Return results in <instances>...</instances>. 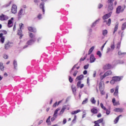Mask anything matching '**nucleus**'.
<instances>
[{
  "label": "nucleus",
  "mask_w": 126,
  "mask_h": 126,
  "mask_svg": "<svg viewBox=\"0 0 126 126\" xmlns=\"http://www.w3.org/2000/svg\"><path fill=\"white\" fill-rule=\"evenodd\" d=\"M88 102V98H86L82 102V105H85V104H87Z\"/></svg>",
  "instance_id": "obj_39"
},
{
  "label": "nucleus",
  "mask_w": 126,
  "mask_h": 126,
  "mask_svg": "<svg viewBox=\"0 0 126 126\" xmlns=\"http://www.w3.org/2000/svg\"><path fill=\"white\" fill-rule=\"evenodd\" d=\"M100 107L101 108L103 109V110H104V111H106L107 110V108H106V107L104 106V105L103 104V103H100Z\"/></svg>",
  "instance_id": "obj_43"
},
{
  "label": "nucleus",
  "mask_w": 126,
  "mask_h": 126,
  "mask_svg": "<svg viewBox=\"0 0 126 126\" xmlns=\"http://www.w3.org/2000/svg\"><path fill=\"white\" fill-rule=\"evenodd\" d=\"M25 14V10H24L23 9H21L19 10L18 15V19H20V18H21V17H22V16L24 15Z\"/></svg>",
  "instance_id": "obj_7"
},
{
  "label": "nucleus",
  "mask_w": 126,
  "mask_h": 126,
  "mask_svg": "<svg viewBox=\"0 0 126 126\" xmlns=\"http://www.w3.org/2000/svg\"><path fill=\"white\" fill-rule=\"evenodd\" d=\"M118 94H119V86H117L115 88V91L114 92V95L115 97H117Z\"/></svg>",
  "instance_id": "obj_20"
},
{
  "label": "nucleus",
  "mask_w": 126,
  "mask_h": 126,
  "mask_svg": "<svg viewBox=\"0 0 126 126\" xmlns=\"http://www.w3.org/2000/svg\"><path fill=\"white\" fill-rule=\"evenodd\" d=\"M13 46V44L10 42H8L4 45L5 50H8L10 48H11Z\"/></svg>",
  "instance_id": "obj_9"
},
{
  "label": "nucleus",
  "mask_w": 126,
  "mask_h": 126,
  "mask_svg": "<svg viewBox=\"0 0 126 126\" xmlns=\"http://www.w3.org/2000/svg\"><path fill=\"white\" fill-rule=\"evenodd\" d=\"M113 51L111 48H110L109 47L107 48V50L106 51L107 54H109V53H110V52H113Z\"/></svg>",
  "instance_id": "obj_46"
},
{
  "label": "nucleus",
  "mask_w": 126,
  "mask_h": 126,
  "mask_svg": "<svg viewBox=\"0 0 126 126\" xmlns=\"http://www.w3.org/2000/svg\"><path fill=\"white\" fill-rule=\"evenodd\" d=\"M103 121H104V119L101 118L98 120L97 121H94V122L97 124L98 125H99V124H101V123H102Z\"/></svg>",
  "instance_id": "obj_30"
},
{
  "label": "nucleus",
  "mask_w": 126,
  "mask_h": 126,
  "mask_svg": "<svg viewBox=\"0 0 126 126\" xmlns=\"http://www.w3.org/2000/svg\"><path fill=\"white\" fill-rule=\"evenodd\" d=\"M86 59V56H85L83 58H81L80 60V62H83Z\"/></svg>",
  "instance_id": "obj_56"
},
{
  "label": "nucleus",
  "mask_w": 126,
  "mask_h": 126,
  "mask_svg": "<svg viewBox=\"0 0 126 126\" xmlns=\"http://www.w3.org/2000/svg\"><path fill=\"white\" fill-rule=\"evenodd\" d=\"M114 0H108L107 1V3H113V2H114Z\"/></svg>",
  "instance_id": "obj_57"
},
{
  "label": "nucleus",
  "mask_w": 126,
  "mask_h": 126,
  "mask_svg": "<svg viewBox=\"0 0 126 126\" xmlns=\"http://www.w3.org/2000/svg\"><path fill=\"white\" fill-rule=\"evenodd\" d=\"M94 124H95L94 126H100V125L97 124V123H95V122H94Z\"/></svg>",
  "instance_id": "obj_64"
},
{
  "label": "nucleus",
  "mask_w": 126,
  "mask_h": 126,
  "mask_svg": "<svg viewBox=\"0 0 126 126\" xmlns=\"http://www.w3.org/2000/svg\"><path fill=\"white\" fill-rule=\"evenodd\" d=\"M110 49L114 51L115 50V42L111 44Z\"/></svg>",
  "instance_id": "obj_35"
},
{
  "label": "nucleus",
  "mask_w": 126,
  "mask_h": 126,
  "mask_svg": "<svg viewBox=\"0 0 126 126\" xmlns=\"http://www.w3.org/2000/svg\"><path fill=\"white\" fill-rule=\"evenodd\" d=\"M77 87L78 88H80V89H82V88L84 87V84H81V81H79L77 84Z\"/></svg>",
  "instance_id": "obj_15"
},
{
  "label": "nucleus",
  "mask_w": 126,
  "mask_h": 126,
  "mask_svg": "<svg viewBox=\"0 0 126 126\" xmlns=\"http://www.w3.org/2000/svg\"><path fill=\"white\" fill-rule=\"evenodd\" d=\"M107 10L109 12H112L113 9H114V4L113 3H108Z\"/></svg>",
  "instance_id": "obj_8"
},
{
  "label": "nucleus",
  "mask_w": 126,
  "mask_h": 126,
  "mask_svg": "<svg viewBox=\"0 0 126 126\" xmlns=\"http://www.w3.org/2000/svg\"><path fill=\"white\" fill-rule=\"evenodd\" d=\"M96 71H94V72L93 77H96Z\"/></svg>",
  "instance_id": "obj_63"
},
{
  "label": "nucleus",
  "mask_w": 126,
  "mask_h": 126,
  "mask_svg": "<svg viewBox=\"0 0 126 126\" xmlns=\"http://www.w3.org/2000/svg\"><path fill=\"white\" fill-rule=\"evenodd\" d=\"M103 7V4H99L98 5V8H102Z\"/></svg>",
  "instance_id": "obj_59"
},
{
  "label": "nucleus",
  "mask_w": 126,
  "mask_h": 126,
  "mask_svg": "<svg viewBox=\"0 0 126 126\" xmlns=\"http://www.w3.org/2000/svg\"><path fill=\"white\" fill-rule=\"evenodd\" d=\"M91 102L92 104H96V100H95V98L92 97L91 98Z\"/></svg>",
  "instance_id": "obj_34"
},
{
  "label": "nucleus",
  "mask_w": 126,
  "mask_h": 126,
  "mask_svg": "<svg viewBox=\"0 0 126 126\" xmlns=\"http://www.w3.org/2000/svg\"><path fill=\"white\" fill-rule=\"evenodd\" d=\"M72 90L74 95L76 94V87L75 86H72Z\"/></svg>",
  "instance_id": "obj_31"
},
{
  "label": "nucleus",
  "mask_w": 126,
  "mask_h": 126,
  "mask_svg": "<svg viewBox=\"0 0 126 126\" xmlns=\"http://www.w3.org/2000/svg\"><path fill=\"white\" fill-rule=\"evenodd\" d=\"M126 22L123 24L122 26V30L124 31L125 30V29H126Z\"/></svg>",
  "instance_id": "obj_40"
},
{
  "label": "nucleus",
  "mask_w": 126,
  "mask_h": 126,
  "mask_svg": "<svg viewBox=\"0 0 126 126\" xmlns=\"http://www.w3.org/2000/svg\"><path fill=\"white\" fill-rule=\"evenodd\" d=\"M115 82H116L115 80H114L113 78H112V80L110 81L111 84H114Z\"/></svg>",
  "instance_id": "obj_58"
},
{
  "label": "nucleus",
  "mask_w": 126,
  "mask_h": 126,
  "mask_svg": "<svg viewBox=\"0 0 126 126\" xmlns=\"http://www.w3.org/2000/svg\"><path fill=\"white\" fill-rule=\"evenodd\" d=\"M90 60L91 63H94V62H95V61H96V58H95V57H94V55H93V54L91 55Z\"/></svg>",
  "instance_id": "obj_17"
},
{
  "label": "nucleus",
  "mask_w": 126,
  "mask_h": 126,
  "mask_svg": "<svg viewBox=\"0 0 126 126\" xmlns=\"http://www.w3.org/2000/svg\"><path fill=\"white\" fill-rule=\"evenodd\" d=\"M3 59H5V60H7V59H8V56L4 54L3 55Z\"/></svg>",
  "instance_id": "obj_47"
},
{
  "label": "nucleus",
  "mask_w": 126,
  "mask_h": 126,
  "mask_svg": "<svg viewBox=\"0 0 126 126\" xmlns=\"http://www.w3.org/2000/svg\"><path fill=\"white\" fill-rule=\"evenodd\" d=\"M94 46H92L90 50H89V52H88V55H91L92 53V52H93V51L94 50Z\"/></svg>",
  "instance_id": "obj_33"
},
{
  "label": "nucleus",
  "mask_w": 126,
  "mask_h": 126,
  "mask_svg": "<svg viewBox=\"0 0 126 126\" xmlns=\"http://www.w3.org/2000/svg\"><path fill=\"white\" fill-rule=\"evenodd\" d=\"M96 55L99 57V58H101L102 57V53H101V51H98L96 53Z\"/></svg>",
  "instance_id": "obj_44"
},
{
  "label": "nucleus",
  "mask_w": 126,
  "mask_h": 126,
  "mask_svg": "<svg viewBox=\"0 0 126 126\" xmlns=\"http://www.w3.org/2000/svg\"><path fill=\"white\" fill-rule=\"evenodd\" d=\"M0 69L2 71H3L4 70V66H3V64L2 63H0Z\"/></svg>",
  "instance_id": "obj_37"
},
{
  "label": "nucleus",
  "mask_w": 126,
  "mask_h": 126,
  "mask_svg": "<svg viewBox=\"0 0 126 126\" xmlns=\"http://www.w3.org/2000/svg\"><path fill=\"white\" fill-rule=\"evenodd\" d=\"M118 55L119 56H123V55H126V53H122V52L121 51H119L118 52Z\"/></svg>",
  "instance_id": "obj_51"
},
{
  "label": "nucleus",
  "mask_w": 126,
  "mask_h": 126,
  "mask_svg": "<svg viewBox=\"0 0 126 126\" xmlns=\"http://www.w3.org/2000/svg\"><path fill=\"white\" fill-rule=\"evenodd\" d=\"M112 78H113V80H114L115 82H117V81H121L123 78V77L114 76Z\"/></svg>",
  "instance_id": "obj_16"
},
{
  "label": "nucleus",
  "mask_w": 126,
  "mask_h": 126,
  "mask_svg": "<svg viewBox=\"0 0 126 126\" xmlns=\"http://www.w3.org/2000/svg\"><path fill=\"white\" fill-rule=\"evenodd\" d=\"M122 115H120L118 116L114 121V124H118V122H119V120H120V117H122Z\"/></svg>",
  "instance_id": "obj_29"
},
{
  "label": "nucleus",
  "mask_w": 126,
  "mask_h": 126,
  "mask_svg": "<svg viewBox=\"0 0 126 126\" xmlns=\"http://www.w3.org/2000/svg\"><path fill=\"white\" fill-rule=\"evenodd\" d=\"M61 110V108H57L54 112V114L53 115V117L51 118V122H54L55 121L56 119L58 117V112Z\"/></svg>",
  "instance_id": "obj_6"
},
{
  "label": "nucleus",
  "mask_w": 126,
  "mask_h": 126,
  "mask_svg": "<svg viewBox=\"0 0 126 126\" xmlns=\"http://www.w3.org/2000/svg\"><path fill=\"white\" fill-rule=\"evenodd\" d=\"M99 21H100V19L96 20L92 24L91 27L92 28H93V27H95V26H96V25H97V24H98V23H99Z\"/></svg>",
  "instance_id": "obj_25"
},
{
  "label": "nucleus",
  "mask_w": 126,
  "mask_h": 126,
  "mask_svg": "<svg viewBox=\"0 0 126 126\" xmlns=\"http://www.w3.org/2000/svg\"><path fill=\"white\" fill-rule=\"evenodd\" d=\"M114 111L116 113H123V111H124V109L122 108H116L114 109Z\"/></svg>",
  "instance_id": "obj_19"
},
{
  "label": "nucleus",
  "mask_w": 126,
  "mask_h": 126,
  "mask_svg": "<svg viewBox=\"0 0 126 126\" xmlns=\"http://www.w3.org/2000/svg\"><path fill=\"white\" fill-rule=\"evenodd\" d=\"M103 86H104V82L101 81L99 84V88L101 89V87H103Z\"/></svg>",
  "instance_id": "obj_42"
},
{
  "label": "nucleus",
  "mask_w": 126,
  "mask_h": 126,
  "mask_svg": "<svg viewBox=\"0 0 126 126\" xmlns=\"http://www.w3.org/2000/svg\"><path fill=\"white\" fill-rule=\"evenodd\" d=\"M69 81L70 83H72V81H73V79L71 77V76H69Z\"/></svg>",
  "instance_id": "obj_48"
},
{
  "label": "nucleus",
  "mask_w": 126,
  "mask_h": 126,
  "mask_svg": "<svg viewBox=\"0 0 126 126\" xmlns=\"http://www.w3.org/2000/svg\"><path fill=\"white\" fill-rule=\"evenodd\" d=\"M112 12H110L108 14L104 15L102 17V19H103V20H106V19H108V18H109V17H111V16L112 15Z\"/></svg>",
  "instance_id": "obj_12"
},
{
  "label": "nucleus",
  "mask_w": 126,
  "mask_h": 126,
  "mask_svg": "<svg viewBox=\"0 0 126 126\" xmlns=\"http://www.w3.org/2000/svg\"><path fill=\"white\" fill-rule=\"evenodd\" d=\"M77 118L76 115H74V119H73V120L72 121V123L73 124H75V122H76V119H77Z\"/></svg>",
  "instance_id": "obj_45"
},
{
  "label": "nucleus",
  "mask_w": 126,
  "mask_h": 126,
  "mask_svg": "<svg viewBox=\"0 0 126 126\" xmlns=\"http://www.w3.org/2000/svg\"><path fill=\"white\" fill-rule=\"evenodd\" d=\"M77 73H78V71L76 70L74 71V73L73 74V76L74 77L76 76V75H77Z\"/></svg>",
  "instance_id": "obj_50"
},
{
  "label": "nucleus",
  "mask_w": 126,
  "mask_h": 126,
  "mask_svg": "<svg viewBox=\"0 0 126 126\" xmlns=\"http://www.w3.org/2000/svg\"><path fill=\"white\" fill-rule=\"evenodd\" d=\"M24 26V25L22 23L19 24L20 29L18 31V35L20 36V39H22V37H23V35L22 34V28Z\"/></svg>",
  "instance_id": "obj_4"
},
{
  "label": "nucleus",
  "mask_w": 126,
  "mask_h": 126,
  "mask_svg": "<svg viewBox=\"0 0 126 126\" xmlns=\"http://www.w3.org/2000/svg\"><path fill=\"white\" fill-rule=\"evenodd\" d=\"M63 125H65V124H66V119L65 118L63 119Z\"/></svg>",
  "instance_id": "obj_60"
},
{
  "label": "nucleus",
  "mask_w": 126,
  "mask_h": 126,
  "mask_svg": "<svg viewBox=\"0 0 126 126\" xmlns=\"http://www.w3.org/2000/svg\"><path fill=\"white\" fill-rule=\"evenodd\" d=\"M125 8H126V5H124V6H119L116 8V13L117 14H119L121 12H124V10H125Z\"/></svg>",
  "instance_id": "obj_5"
},
{
  "label": "nucleus",
  "mask_w": 126,
  "mask_h": 126,
  "mask_svg": "<svg viewBox=\"0 0 126 126\" xmlns=\"http://www.w3.org/2000/svg\"><path fill=\"white\" fill-rule=\"evenodd\" d=\"M0 32H2V33H0V41H1L2 44H3L5 39V37L3 36V35H6V34H7V32L5 30H1L0 31Z\"/></svg>",
  "instance_id": "obj_1"
},
{
  "label": "nucleus",
  "mask_w": 126,
  "mask_h": 126,
  "mask_svg": "<svg viewBox=\"0 0 126 126\" xmlns=\"http://www.w3.org/2000/svg\"><path fill=\"white\" fill-rule=\"evenodd\" d=\"M84 78V76L83 75H80L79 76H77L76 78V81H78V80H82Z\"/></svg>",
  "instance_id": "obj_24"
},
{
  "label": "nucleus",
  "mask_w": 126,
  "mask_h": 126,
  "mask_svg": "<svg viewBox=\"0 0 126 126\" xmlns=\"http://www.w3.org/2000/svg\"><path fill=\"white\" fill-rule=\"evenodd\" d=\"M39 7H40V8H42V11H43V14H44V13H45V9H44L45 3H44L43 2L41 3L40 5H39Z\"/></svg>",
  "instance_id": "obj_23"
},
{
  "label": "nucleus",
  "mask_w": 126,
  "mask_h": 126,
  "mask_svg": "<svg viewBox=\"0 0 126 126\" xmlns=\"http://www.w3.org/2000/svg\"><path fill=\"white\" fill-rule=\"evenodd\" d=\"M7 19H8V16L7 15L2 14V15L0 16V20H1V21L7 20Z\"/></svg>",
  "instance_id": "obj_13"
},
{
  "label": "nucleus",
  "mask_w": 126,
  "mask_h": 126,
  "mask_svg": "<svg viewBox=\"0 0 126 126\" xmlns=\"http://www.w3.org/2000/svg\"><path fill=\"white\" fill-rule=\"evenodd\" d=\"M36 42V39H31L28 40L27 42V44L24 46V49H26L28 47V46H31V45H33L34 43Z\"/></svg>",
  "instance_id": "obj_3"
},
{
  "label": "nucleus",
  "mask_w": 126,
  "mask_h": 126,
  "mask_svg": "<svg viewBox=\"0 0 126 126\" xmlns=\"http://www.w3.org/2000/svg\"><path fill=\"white\" fill-rule=\"evenodd\" d=\"M76 65H77V64H75L73 67L72 68L71 71H70V73L71 74L72 72V70H73V69H74V68H75V67H76Z\"/></svg>",
  "instance_id": "obj_49"
},
{
  "label": "nucleus",
  "mask_w": 126,
  "mask_h": 126,
  "mask_svg": "<svg viewBox=\"0 0 126 126\" xmlns=\"http://www.w3.org/2000/svg\"><path fill=\"white\" fill-rule=\"evenodd\" d=\"M119 104V102H115L114 103H113V105L114 106H117V105Z\"/></svg>",
  "instance_id": "obj_62"
},
{
  "label": "nucleus",
  "mask_w": 126,
  "mask_h": 126,
  "mask_svg": "<svg viewBox=\"0 0 126 126\" xmlns=\"http://www.w3.org/2000/svg\"><path fill=\"white\" fill-rule=\"evenodd\" d=\"M29 36L30 38H31V39H35V40L36 39V37L35 36V35H34V34H33L32 32H30L29 33Z\"/></svg>",
  "instance_id": "obj_32"
},
{
  "label": "nucleus",
  "mask_w": 126,
  "mask_h": 126,
  "mask_svg": "<svg viewBox=\"0 0 126 126\" xmlns=\"http://www.w3.org/2000/svg\"><path fill=\"white\" fill-rule=\"evenodd\" d=\"M12 20H13V18H11L10 20H8V27L9 28H10V27H12Z\"/></svg>",
  "instance_id": "obj_21"
},
{
  "label": "nucleus",
  "mask_w": 126,
  "mask_h": 126,
  "mask_svg": "<svg viewBox=\"0 0 126 126\" xmlns=\"http://www.w3.org/2000/svg\"><path fill=\"white\" fill-rule=\"evenodd\" d=\"M13 65L15 69H16V67H17V62L16 61L14 60L13 62Z\"/></svg>",
  "instance_id": "obj_41"
},
{
  "label": "nucleus",
  "mask_w": 126,
  "mask_h": 126,
  "mask_svg": "<svg viewBox=\"0 0 126 126\" xmlns=\"http://www.w3.org/2000/svg\"><path fill=\"white\" fill-rule=\"evenodd\" d=\"M105 111H106V115H110V114L111 113V111H110L108 109H106Z\"/></svg>",
  "instance_id": "obj_53"
},
{
  "label": "nucleus",
  "mask_w": 126,
  "mask_h": 126,
  "mask_svg": "<svg viewBox=\"0 0 126 126\" xmlns=\"http://www.w3.org/2000/svg\"><path fill=\"white\" fill-rule=\"evenodd\" d=\"M89 67V64H87L84 65V69H88V68Z\"/></svg>",
  "instance_id": "obj_52"
},
{
  "label": "nucleus",
  "mask_w": 126,
  "mask_h": 126,
  "mask_svg": "<svg viewBox=\"0 0 126 126\" xmlns=\"http://www.w3.org/2000/svg\"><path fill=\"white\" fill-rule=\"evenodd\" d=\"M119 28V23H117V24L115 25L114 28V31L113 32V34H115L117 31H118V29Z\"/></svg>",
  "instance_id": "obj_28"
},
{
  "label": "nucleus",
  "mask_w": 126,
  "mask_h": 126,
  "mask_svg": "<svg viewBox=\"0 0 126 126\" xmlns=\"http://www.w3.org/2000/svg\"><path fill=\"white\" fill-rule=\"evenodd\" d=\"M107 34H108V31H107V30L102 31V35L103 36H106Z\"/></svg>",
  "instance_id": "obj_36"
},
{
  "label": "nucleus",
  "mask_w": 126,
  "mask_h": 126,
  "mask_svg": "<svg viewBox=\"0 0 126 126\" xmlns=\"http://www.w3.org/2000/svg\"><path fill=\"white\" fill-rule=\"evenodd\" d=\"M103 23H105L108 26H110L111 25V19H109L108 20H104Z\"/></svg>",
  "instance_id": "obj_27"
},
{
  "label": "nucleus",
  "mask_w": 126,
  "mask_h": 126,
  "mask_svg": "<svg viewBox=\"0 0 126 126\" xmlns=\"http://www.w3.org/2000/svg\"><path fill=\"white\" fill-rule=\"evenodd\" d=\"M103 68L104 69V70L111 69V68H112V65L110 64H106L103 66Z\"/></svg>",
  "instance_id": "obj_14"
},
{
  "label": "nucleus",
  "mask_w": 126,
  "mask_h": 126,
  "mask_svg": "<svg viewBox=\"0 0 126 126\" xmlns=\"http://www.w3.org/2000/svg\"><path fill=\"white\" fill-rule=\"evenodd\" d=\"M91 113L94 114H98V109L96 107H94L91 110Z\"/></svg>",
  "instance_id": "obj_22"
},
{
  "label": "nucleus",
  "mask_w": 126,
  "mask_h": 126,
  "mask_svg": "<svg viewBox=\"0 0 126 126\" xmlns=\"http://www.w3.org/2000/svg\"><path fill=\"white\" fill-rule=\"evenodd\" d=\"M67 108V105H63L62 107V109H61L60 113L59 114V115L60 116H63V113H64V111H65V110H66Z\"/></svg>",
  "instance_id": "obj_10"
},
{
  "label": "nucleus",
  "mask_w": 126,
  "mask_h": 126,
  "mask_svg": "<svg viewBox=\"0 0 126 126\" xmlns=\"http://www.w3.org/2000/svg\"><path fill=\"white\" fill-rule=\"evenodd\" d=\"M102 74H103V72H101L99 74V75L100 76V79L101 81H102L104 77H106V76H109V75H111V74H112V71L111 70L107 71L104 74V75H102Z\"/></svg>",
  "instance_id": "obj_2"
},
{
  "label": "nucleus",
  "mask_w": 126,
  "mask_h": 126,
  "mask_svg": "<svg viewBox=\"0 0 126 126\" xmlns=\"http://www.w3.org/2000/svg\"><path fill=\"white\" fill-rule=\"evenodd\" d=\"M120 48H121V42H118L117 43V49H120Z\"/></svg>",
  "instance_id": "obj_54"
},
{
  "label": "nucleus",
  "mask_w": 126,
  "mask_h": 126,
  "mask_svg": "<svg viewBox=\"0 0 126 126\" xmlns=\"http://www.w3.org/2000/svg\"><path fill=\"white\" fill-rule=\"evenodd\" d=\"M80 112H81V110H80V109L73 111L71 112V115H76V114H78V113H80Z\"/></svg>",
  "instance_id": "obj_26"
},
{
  "label": "nucleus",
  "mask_w": 126,
  "mask_h": 126,
  "mask_svg": "<svg viewBox=\"0 0 126 126\" xmlns=\"http://www.w3.org/2000/svg\"><path fill=\"white\" fill-rule=\"evenodd\" d=\"M11 12L14 14H15V13L17 12V6H16V5L14 4L12 5V8H11Z\"/></svg>",
  "instance_id": "obj_11"
},
{
  "label": "nucleus",
  "mask_w": 126,
  "mask_h": 126,
  "mask_svg": "<svg viewBox=\"0 0 126 126\" xmlns=\"http://www.w3.org/2000/svg\"><path fill=\"white\" fill-rule=\"evenodd\" d=\"M37 18L38 19H42V14H39L37 16Z\"/></svg>",
  "instance_id": "obj_55"
},
{
  "label": "nucleus",
  "mask_w": 126,
  "mask_h": 126,
  "mask_svg": "<svg viewBox=\"0 0 126 126\" xmlns=\"http://www.w3.org/2000/svg\"><path fill=\"white\" fill-rule=\"evenodd\" d=\"M97 118H101L102 117V114L101 113H98V115H97Z\"/></svg>",
  "instance_id": "obj_61"
},
{
  "label": "nucleus",
  "mask_w": 126,
  "mask_h": 126,
  "mask_svg": "<svg viewBox=\"0 0 126 126\" xmlns=\"http://www.w3.org/2000/svg\"><path fill=\"white\" fill-rule=\"evenodd\" d=\"M51 119V116H49L47 119L46 120V123L48 124V125H51V121L50 120Z\"/></svg>",
  "instance_id": "obj_38"
},
{
  "label": "nucleus",
  "mask_w": 126,
  "mask_h": 126,
  "mask_svg": "<svg viewBox=\"0 0 126 126\" xmlns=\"http://www.w3.org/2000/svg\"><path fill=\"white\" fill-rule=\"evenodd\" d=\"M28 29L29 31H30V32H33V33H35V32H36V30L35 28H33L32 27H28Z\"/></svg>",
  "instance_id": "obj_18"
}]
</instances>
